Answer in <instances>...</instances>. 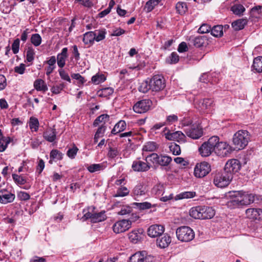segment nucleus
<instances>
[{
    "mask_svg": "<svg viewBox=\"0 0 262 262\" xmlns=\"http://www.w3.org/2000/svg\"><path fill=\"white\" fill-rule=\"evenodd\" d=\"M231 199L227 203V205L230 208H234L242 206L248 205L254 201V195L241 191L230 192Z\"/></svg>",
    "mask_w": 262,
    "mask_h": 262,
    "instance_id": "1",
    "label": "nucleus"
},
{
    "mask_svg": "<svg viewBox=\"0 0 262 262\" xmlns=\"http://www.w3.org/2000/svg\"><path fill=\"white\" fill-rule=\"evenodd\" d=\"M249 139V133L247 130H241L237 132L232 139L234 150H238L244 148L247 145Z\"/></svg>",
    "mask_w": 262,
    "mask_h": 262,
    "instance_id": "2",
    "label": "nucleus"
},
{
    "mask_svg": "<svg viewBox=\"0 0 262 262\" xmlns=\"http://www.w3.org/2000/svg\"><path fill=\"white\" fill-rule=\"evenodd\" d=\"M218 142L217 136L210 137L207 141L204 142L199 148V151L202 157H208L213 151L216 143Z\"/></svg>",
    "mask_w": 262,
    "mask_h": 262,
    "instance_id": "3",
    "label": "nucleus"
},
{
    "mask_svg": "<svg viewBox=\"0 0 262 262\" xmlns=\"http://www.w3.org/2000/svg\"><path fill=\"white\" fill-rule=\"evenodd\" d=\"M177 238L182 242H188L194 237V232L193 230L188 226H181L176 230Z\"/></svg>",
    "mask_w": 262,
    "mask_h": 262,
    "instance_id": "4",
    "label": "nucleus"
},
{
    "mask_svg": "<svg viewBox=\"0 0 262 262\" xmlns=\"http://www.w3.org/2000/svg\"><path fill=\"white\" fill-rule=\"evenodd\" d=\"M231 174L225 171L216 173L214 176L213 183L217 187L224 188L227 186L232 179Z\"/></svg>",
    "mask_w": 262,
    "mask_h": 262,
    "instance_id": "5",
    "label": "nucleus"
},
{
    "mask_svg": "<svg viewBox=\"0 0 262 262\" xmlns=\"http://www.w3.org/2000/svg\"><path fill=\"white\" fill-rule=\"evenodd\" d=\"M150 85L152 92H160L165 87V80L162 76L157 75L154 76L150 80Z\"/></svg>",
    "mask_w": 262,
    "mask_h": 262,
    "instance_id": "6",
    "label": "nucleus"
},
{
    "mask_svg": "<svg viewBox=\"0 0 262 262\" xmlns=\"http://www.w3.org/2000/svg\"><path fill=\"white\" fill-rule=\"evenodd\" d=\"M184 132L186 135L193 139H197L203 135V131L199 125L194 123L190 127L184 128Z\"/></svg>",
    "mask_w": 262,
    "mask_h": 262,
    "instance_id": "7",
    "label": "nucleus"
},
{
    "mask_svg": "<svg viewBox=\"0 0 262 262\" xmlns=\"http://www.w3.org/2000/svg\"><path fill=\"white\" fill-rule=\"evenodd\" d=\"M214 152L216 155L221 157L227 156L230 154L232 149L230 146L225 142H219V138L218 137V142L214 146Z\"/></svg>",
    "mask_w": 262,
    "mask_h": 262,
    "instance_id": "8",
    "label": "nucleus"
},
{
    "mask_svg": "<svg viewBox=\"0 0 262 262\" xmlns=\"http://www.w3.org/2000/svg\"><path fill=\"white\" fill-rule=\"evenodd\" d=\"M211 171V166L210 164L203 162L198 163L194 168V174L196 177L203 178L208 174Z\"/></svg>",
    "mask_w": 262,
    "mask_h": 262,
    "instance_id": "9",
    "label": "nucleus"
},
{
    "mask_svg": "<svg viewBox=\"0 0 262 262\" xmlns=\"http://www.w3.org/2000/svg\"><path fill=\"white\" fill-rule=\"evenodd\" d=\"M241 167V164L240 162L237 159H232L226 162L224 170L228 174H231L233 178V174L238 172Z\"/></svg>",
    "mask_w": 262,
    "mask_h": 262,
    "instance_id": "10",
    "label": "nucleus"
},
{
    "mask_svg": "<svg viewBox=\"0 0 262 262\" xmlns=\"http://www.w3.org/2000/svg\"><path fill=\"white\" fill-rule=\"evenodd\" d=\"M188 41L189 46H193L197 48L206 47L208 45V39L205 35L191 36Z\"/></svg>",
    "mask_w": 262,
    "mask_h": 262,
    "instance_id": "11",
    "label": "nucleus"
},
{
    "mask_svg": "<svg viewBox=\"0 0 262 262\" xmlns=\"http://www.w3.org/2000/svg\"><path fill=\"white\" fill-rule=\"evenodd\" d=\"M151 104L152 102L149 99L142 100L134 105L133 110L137 113H144L149 110Z\"/></svg>",
    "mask_w": 262,
    "mask_h": 262,
    "instance_id": "12",
    "label": "nucleus"
},
{
    "mask_svg": "<svg viewBox=\"0 0 262 262\" xmlns=\"http://www.w3.org/2000/svg\"><path fill=\"white\" fill-rule=\"evenodd\" d=\"M132 222L128 220H122L115 223L113 229L115 233H120L124 232L131 227Z\"/></svg>",
    "mask_w": 262,
    "mask_h": 262,
    "instance_id": "13",
    "label": "nucleus"
},
{
    "mask_svg": "<svg viewBox=\"0 0 262 262\" xmlns=\"http://www.w3.org/2000/svg\"><path fill=\"white\" fill-rule=\"evenodd\" d=\"M164 231V227L162 225H152L147 230V234L151 237H155L161 235Z\"/></svg>",
    "mask_w": 262,
    "mask_h": 262,
    "instance_id": "14",
    "label": "nucleus"
},
{
    "mask_svg": "<svg viewBox=\"0 0 262 262\" xmlns=\"http://www.w3.org/2000/svg\"><path fill=\"white\" fill-rule=\"evenodd\" d=\"M15 199V195L7 190L3 189L0 191V203L7 204L12 202Z\"/></svg>",
    "mask_w": 262,
    "mask_h": 262,
    "instance_id": "15",
    "label": "nucleus"
},
{
    "mask_svg": "<svg viewBox=\"0 0 262 262\" xmlns=\"http://www.w3.org/2000/svg\"><path fill=\"white\" fill-rule=\"evenodd\" d=\"M165 138L168 140L177 141L178 142L185 141V135L181 131H177L173 133L168 132L165 134Z\"/></svg>",
    "mask_w": 262,
    "mask_h": 262,
    "instance_id": "16",
    "label": "nucleus"
},
{
    "mask_svg": "<svg viewBox=\"0 0 262 262\" xmlns=\"http://www.w3.org/2000/svg\"><path fill=\"white\" fill-rule=\"evenodd\" d=\"M147 163L136 160L133 162L132 167L133 169L136 171H146L150 167Z\"/></svg>",
    "mask_w": 262,
    "mask_h": 262,
    "instance_id": "17",
    "label": "nucleus"
},
{
    "mask_svg": "<svg viewBox=\"0 0 262 262\" xmlns=\"http://www.w3.org/2000/svg\"><path fill=\"white\" fill-rule=\"evenodd\" d=\"M143 230L138 229L134 230L128 234V237L130 241L133 244H137L140 242L143 236Z\"/></svg>",
    "mask_w": 262,
    "mask_h": 262,
    "instance_id": "18",
    "label": "nucleus"
},
{
    "mask_svg": "<svg viewBox=\"0 0 262 262\" xmlns=\"http://www.w3.org/2000/svg\"><path fill=\"white\" fill-rule=\"evenodd\" d=\"M68 57V48H64L62 49L61 53H58L57 55L56 60L59 68H62L65 66L66 60Z\"/></svg>",
    "mask_w": 262,
    "mask_h": 262,
    "instance_id": "19",
    "label": "nucleus"
},
{
    "mask_svg": "<svg viewBox=\"0 0 262 262\" xmlns=\"http://www.w3.org/2000/svg\"><path fill=\"white\" fill-rule=\"evenodd\" d=\"M171 241L170 236L168 234H164L163 236H159L157 239V244L159 247L161 248H165L168 246L171 243Z\"/></svg>",
    "mask_w": 262,
    "mask_h": 262,
    "instance_id": "20",
    "label": "nucleus"
},
{
    "mask_svg": "<svg viewBox=\"0 0 262 262\" xmlns=\"http://www.w3.org/2000/svg\"><path fill=\"white\" fill-rule=\"evenodd\" d=\"M215 215L214 210L210 207L203 206L201 220L212 218Z\"/></svg>",
    "mask_w": 262,
    "mask_h": 262,
    "instance_id": "21",
    "label": "nucleus"
},
{
    "mask_svg": "<svg viewBox=\"0 0 262 262\" xmlns=\"http://www.w3.org/2000/svg\"><path fill=\"white\" fill-rule=\"evenodd\" d=\"M251 69L254 72L262 73V56H258L254 59Z\"/></svg>",
    "mask_w": 262,
    "mask_h": 262,
    "instance_id": "22",
    "label": "nucleus"
},
{
    "mask_svg": "<svg viewBox=\"0 0 262 262\" xmlns=\"http://www.w3.org/2000/svg\"><path fill=\"white\" fill-rule=\"evenodd\" d=\"M43 137L48 142H54L56 137V132L55 129L51 128L47 129L43 133Z\"/></svg>",
    "mask_w": 262,
    "mask_h": 262,
    "instance_id": "23",
    "label": "nucleus"
},
{
    "mask_svg": "<svg viewBox=\"0 0 262 262\" xmlns=\"http://www.w3.org/2000/svg\"><path fill=\"white\" fill-rule=\"evenodd\" d=\"M248 20L246 18L237 19L232 23V28L236 31L243 29L247 24Z\"/></svg>",
    "mask_w": 262,
    "mask_h": 262,
    "instance_id": "24",
    "label": "nucleus"
},
{
    "mask_svg": "<svg viewBox=\"0 0 262 262\" xmlns=\"http://www.w3.org/2000/svg\"><path fill=\"white\" fill-rule=\"evenodd\" d=\"M202 206H199L192 208L189 211L190 215L195 219L202 218Z\"/></svg>",
    "mask_w": 262,
    "mask_h": 262,
    "instance_id": "25",
    "label": "nucleus"
},
{
    "mask_svg": "<svg viewBox=\"0 0 262 262\" xmlns=\"http://www.w3.org/2000/svg\"><path fill=\"white\" fill-rule=\"evenodd\" d=\"M147 192L146 187L140 183L137 185L133 189V193L136 196H142L146 194Z\"/></svg>",
    "mask_w": 262,
    "mask_h": 262,
    "instance_id": "26",
    "label": "nucleus"
},
{
    "mask_svg": "<svg viewBox=\"0 0 262 262\" xmlns=\"http://www.w3.org/2000/svg\"><path fill=\"white\" fill-rule=\"evenodd\" d=\"M214 101L211 98L203 99L199 102V107L202 111L208 109L213 105Z\"/></svg>",
    "mask_w": 262,
    "mask_h": 262,
    "instance_id": "27",
    "label": "nucleus"
},
{
    "mask_svg": "<svg viewBox=\"0 0 262 262\" xmlns=\"http://www.w3.org/2000/svg\"><path fill=\"white\" fill-rule=\"evenodd\" d=\"M126 124L124 120H120L117 123H116L111 131V133L116 135L119 133L126 128Z\"/></svg>",
    "mask_w": 262,
    "mask_h": 262,
    "instance_id": "28",
    "label": "nucleus"
},
{
    "mask_svg": "<svg viewBox=\"0 0 262 262\" xmlns=\"http://www.w3.org/2000/svg\"><path fill=\"white\" fill-rule=\"evenodd\" d=\"M34 86L37 91L46 92L48 87L45 82L41 79H37L34 82Z\"/></svg>",
    "mask_w": 262,
    "mask_h": 262,
    "instance_id": "29",
    "label": "nucleus"
},
{
    "mask_svg": "<svg viewBox=\"0 0 262 262\" xmlns=\"http://www.w3.org/2000/svg\"><path fill=\"white\" fill-rule=\"evenodd\" d=\"M106 219L105 211H101L99 213H94L92 217L91 222L95 223L103 221Z\"/></svg>",
    "mask_w": 262,
    "mask_h": 262,
    "instance_id": "30",
    "label": "nucleus"
},
{
    "mask_svg": "<svg viewBox=\"0 0 262 262\" xmlns=\"http://www.w3.org/2000/svg\"><path fill=\"white\" fill-rule=\"evenodd\" d=\"M94 40L93 31L88 32L83 35V41L85 45H92Z\"/></svg>",
    "mask_w": 262,
    "mask_h": 262,
    "instance_id": "31",
    "label": "nucleus"
},
{
    "mask_svg": "<svg viewBox=\"0 0 262 262\" xmlns=\"http://www.w3.org/2000/svg\"><path fill=\"white\" fill-rule=\"evenodd\" d=\"M161 0H149L144 6V9L147 12L151 11Z\"/></svg>",
    "mask_w": 262,
    "mask_h": 262,
    "instance_id": "32",
    "label": "nucleus"
},
{
    "mask_svg": "<svg viewBox=\"0 0 262 262\" xmlns=\"http://www.w3.org/2000/svg\"><path fill=\"white\" fill-rule=\"evenodd\" d=\"M93 33L95 37V40L99 42L105 38L106 32L105 29L96 30L95 31H93Z\"/></svg>",
    "mask_w": 262,
    "mask_h": 262,
    "instance_id": "33",
    "label": "nucleus"
},
{
    "mask_svg": "<svg viewBox=\"0 0 262 262\" xmlns=\"http://www.w3.org/2000/svg\"><path fill=\"white\" fill-rule=\"evenodd\" d=\"M210 31L211 34L216 37H221L223 35V26L221 25L214 26Z\"/></svg>",
    "mask_w": 262,
    "mask_h": 262,
    "instance_id": "34",
    "label": "nucleus"
},
{
    "mask_svg": "<svg viewBox=\"0 0 262 262\" xmlns=\"http://www.w3.org/2000/svg\"><path fill=\"white\" fill-rule=\"evenodd\" d=\"M50 163H52V160H60L62 159L63 154L57 149H53L50 152Z\"/></svg>",
    "mask_w": 262,
    "mask_h": 262,
    "instance_id": "35",
    "label": "nucleus"
},
{
    "mask_svg": "<svg viewBox=\"0 0 262 262\" xmlns=\"http://www.w3.org/2000/svg\"><path fill=\"white\" fill-rule=\"evenodd\" d=\"M157 148V145L154 142H148L143 147L144 151H154Z\"/></svg>",
    "mask_w": 262,
    "mask_h": 262,
    "instance_id": "36",
    "label": "nucleus"
},
{
    "mask_svg": "<svg viewBox=\"0 0 262 262\" xmlns=\"http://www.w3.org/2000/svg\"><path fill=\"white\" fill-rule=\"evenodd\" d=\"M231 10L234 14L241 15L245 11V8L242 5L237 4L233 6Z\"/></svg>",
    "mask_w": 262,
    "mask_h": 262,
    "instance_id": "37",
    "label": "nucleus"
},
{
    "mask_svg": "<svg viewBox=\"0 0 262 262\" xmlns=\"http://www.w3.org/2000/svg\"><path fill=\"white\" fill-rule=\"evenodd\" d=\"M108 115L106 114H102L96 118L93 122V126L96 127L100 123H105L106 121L108 120Z\"/></svg>",
    "mask_w": 262,
    "mask_h": 262,
    "instance_id": "38",
    "label": "nucleus"
},
{
    "mask_svg": "<svg viewBox=\"0 0 262 262\" xmlns=\"http://www.w3.org/2000/svg\"><path fill=\"white\" fill-rule=\"evenodd\" d=\"M176 8L178 13L181 15L185 14L187 10V5L184 2H178Z\"/></svg>",
    "mask_w": 262,
    "mask_h": 262,
    "instance_id": "39",
    "label": "nucleus"
},
{
    "mask_svg": "<svg viewBox=\"0 0 262 262\" xmlns=\"http://www.w3.org/2000/svg\"><path fill=\"white\" fill-rule=\"evenodd\" d=\"M140 92L145 93L147 92L150 89V81L148 82L147 81H143L140 83L138 88Z\"/></svg>",
    "mask_w": 262,
    "mask_h": 262,
    "instance_id": "40",
    "label": "nucleus"
},
{
    "mask_svg": "<svg viewBox=\"0 0 262 262\" xmlns=\"http://www.w3.org/2000/svg\"><path fill=\"white\" fill-rule=\"evenodd\" d=\"M172 159L170 157L167 156H160L158 164L161 166H167L171 162Z\"/></svg>",
    "mask_w": 262,
    "mask_h": 262,
    "instance_id": "41",
    "label": "nucleus"
},
{
    "mask_svg": "<svg viewBox=\"0 0 262 262\" xmlns=\"http://www.w3.org/2000/svg\"><path fill=\"white\" fill-rule=\"evenodd\" d=\"M133 205L140 210L148 209L152 207V205L147 202L143 203H134Z\"/></svg>",
    "mask_w": 262,
    "mask_h": 262,
    "instance_id": "42",
    "label": "nucleus"
},
{
    "mask_svg": "<svg viewBox=\"0 0 262 262\" xmlns=\"http://www.w3.org/2000/svg\"><path fill=\"white\" fill-rule=\"evenodd\" d=\"M104 166L102 164H93L88 166L87 169L91 173H93L103 169Z\"/></svg>",
    "mask_w": 262,
    "mask_h": 262,
    "instance_id": "43",
    "label": "nucleus"
},
{
    "mask_svg": "<svg viewBox=\"0 0 262 262\" xmlns=\"http://www.w3.org/2000/svg\"><path fill=\"white\" fill-rule=\"evenodd\" d=\"M105 130V126L103 125H102L98 128L94 138L95 143H97L98 141V139L103 136Z\"/></svg>",
    "mask_w": 262,
    "mask_h": 262,
    "instance_id": "44",
    "label": "nucleus"
},
{
    "mask_svg": "<svg viewBox=\"0 0 262 262\" xmlns=\"http://www.w3.org/2000/svg\"><path fill=\"white\" fill-rule=\"evenodd\" d=\"M31 43L35 47L39 46L41 42V37L39 34H33L31 37Z\"/></svg>",
    "mask_w": 262,
    "mask_h": 262,
    "instance_id": "45",
    "label": "nucleus"
},
{
    "mask_svg": "<svg viewBox=\"0 0 262 262\" xmlns=\"http://www.w3.org/2000/svg\"><path fill=\"white\" fill-rule=\"evenodd\" d=\"M38 120L35 117H31L30 118L29 121V127L30 129H34V131H37L38 130Z\"/></svg>",
    "mask_w": 262,
    "mask_h": 262,
    "instance_id": "46",
    "label": "nucleus"
},
{
    "mask_svg": "<svg viewBox=\"0 0 262 262\" xmlns=\"http://www.w3.org/2000/svg\"><path fill=\"white\" fill-rule=\"evenodd\" d=\"M257 208H249L246 211L247 217L252 220H257Z\"/></svg>",
    "mask_w": 262,
    "mask_h": 262,
    "instance_id": "47",
    "label": "nucleus"
},
{
    "mask_svg": "<svg viewBox=\"0 0 262 262\" xmlns=\"http://www.w3.org/2000/svg\"><path fill=\"white\" fill-rule=\"evenodd\" d=\"M105 79L106 78L103 74H97L92 77V81L96 84H98L101 82H104Z\"/></svg>",
    "mask_w": 262,
    "mask_h": 262,
    "instance_id": "48",
    "label": "nucleus"
},
{
    "mask_svg": "<svg viewBox=\"0 0 262 262\" xmlns=\"http://www.w3.org/2000/svg\"><path fill=\"white\" fill-rule=\"evenodd\" d=\"M129 192V191L128 190V189L125 187H121L119 188L115 195V197H119V196H125L128 194Z\"/></svg>",
    "mask_w": 262,
    "mask_h": 262,
    "instance_id": "49",
    "label": "nucleus"
},
{
    "mask_svg": "<svg viewBox=\"0 0 262 262\" xmlns=\"http://www.w3.org/2000/svg\"><path fill=\"white\" fill-rule=\"evenodd\" d=\"M170 151L174 155H179L181 154V148L179 145L173 143L169 147Z\"/></svg>",
    "mask_w": 262,
    "mask_h": 262,
    "instance_id": "50",
    "label": "nucleus"
},
{
    "mask_svg": "<svg viewBox=\"0 0 262 262\" xmlns=\"http://www.w3.org/2000/svg\"><path fill=\"white\" fill-rule=\"evenodd\" d=\"M195 195L194 191H186L182 192L179 194L178 197L180 199L192 198Z\"/></svg>",
    "mask_w": 262,
    "mask_h": 262,
    "instance_id": "51",
    "label": "nucleus"
},
{
    "mask_svg": "<svg viewBox=\"0 0 262 262\" xmlns=\"http://www.w3.org/2000/svg\"><path fill=\"white\" fill-rule=\"evenodd\" d=\"M160 156L156 153H152L149 156H147L146 158V161L148 162V161H150L153 163L158 164L159 162Z\"/></svg>",
    "mask_w": 262,
    "mask_h": 262,
    "instance_id": "52",
    "label": "nucleus"
},
{
    "mask_svg": "<svg viewBox=\"0 0 262 262\" xmlns=\"http://www.w3.org/2000/svg\"><path fill=\"white\" fill-rule=\"evenodd\" d=\"M35 52L32 48H29L26 53V59L28 62H32L34 59Z\"/></svg>",
    "mask_w": 262,
    "mask_h": 262,
    "instance_id": "53",
    "label": "nucleus"
},
{
    "mask_svg": "<svg viewBox=\"0 0 262 262\" xmlns=\"http://www.w3.org/2000/svg\"><path fill=\"white\" fill-rule=\"evenodd\" d=\"M141 261L142 254L140 252H138L130 257L129 262H141Z\"/></svg>",
    "mask_w": 262,
    "mask_h": 262,
    "instance_id": "54",
    "label": "nucleus"
},
{
    "mask_svg": "<svg viewBox=\"0 0 262 262\" xmlns=\"http://www.w3.org/2000/svg\"><path fill=\"white\" fill-rule=\"evenodd\" d=\"M12 178L14 181L18 184L23 185L26 182V181L23 177L18 174H13Z\"/></svg>",
    "mask_w": 262,
    "mask_h": 262,
    "instance_id": "55",
    "label": "nucleus"
},
{
    "mask_svg": "<svg viewBox=\"0 0 262 262\" xmlns=\"http://www.w3.org/2000/svg\"><path fill=\"white\" fill-rule=\"evenodd\" d=\"M193 124L192 119L189 117L184 118L182 120V125L184 128L190 127Z\"/></svg>",
    "mask_w": 262,
    "mask_h": 262,
    "instance_id": "56",
    "label": "nucleus"
},
{
    "mask_svg": "<svg viewBox=\"0 0 262 262\" xmlns=\"http://www.w3.org/2000/svg\"><path fill=\"white\" fill-rule=\"evenodd\" d=\"M58 72L61 79L71 82V79L70 76H69L68 74L66 73V72L63 69H62V68L59 69Z\"/></svg>",
    "mask_w": 262,
    "mask_h": 262,
    "instance_id": "57",
    "label": "nucleus"
},
{
    "mask_svg": "<svg viewBox=\"0 0 262 262\" xmlns=\"http://www.w3.org/2000/svg\"><path fill=\"white\" fill-rule=\"evenodd\" d=\"M211 27L207 24H204L201 26L198 30V32L200 33L204 34L210 31Z\"/></svg>",
    "mask_w": 262,
    "mask_h": 262,
    "instance_id": "58",
    "label": "nucleus"
},
{
    "mask_svg": "<svg viewBox=\"0 0 262 262\" xmlns=\"http://www.w3.org/2000/svg\"><path fill=\"white\" fill-rule=\"evenodd\" d=\"M118 151L116 148L109 147L107 156L109 158L113 159L118 155Z\"/></svg>",
    "mask_w": 262,
    "mask_h": 262,
    "instance_id": "59",
    "label": "nucleus"
},
{
    "mask_svg": "<svg viewBox=\"0 0 262 262\" xmlns=\"http://www.w3.org/2000/svg\"><path fill=\"white\" fill-rule=\"evenodd\" d=\"M19 39L17 38L15 39L12 45V50L14 54H16L19 51Z\"/></svg>",
    "mask_w": 262,
    "mask_h": 262,
    "instance_id": "60",
    "label": "nucleus"
},
{
    "mask_svg": "<svg viewBox=\"0 0 262 262\" xmlns=\"http://www.w3.org/2000/svg\"><path fill=\"white\" fill-rule=\"evenodd\" d=\"M78 150V149L77 147L74 146L72 148H70L68 151H67V156L73 159L75 158V156L76 155L77 151Z\"/></svg>",
    "mask_w": 262,
    "mask_h": 262,
    "instance_id": "61",
    "label": "nucleus"
},
{
    "mask_svg": "<svg viewBox=\"0 0 262 262\" xmlns=\"http://www.w3.org/2000/svg\"><path fill=\"white\" fill-rule=\"evenodd\" d=\"M170 60L168 61L170 64L178 62L179 60V56L176 52H172L169 56Z\"/></svg>",
    "mask_w": 262,
    "mask_h": 262,
    "instance_id": "62",
    "label": "nucleus"
},
{
    "mask_svg": "<svg viewBox=\"0 0 262 262\" xmlns=\"http://www.w3.org/2000/svg\"><path fill=\"white\" fill-rule=\"evenodd\" d=\"M64 88V84L63 83L60 84L58 85L57 86H53L51 90V92L54 94H58L60 93L61 91Z\"/></svg>",
    "mask_w": 262,
    "mask_h": 262,
    "instance_id": "63",
    "label": "nucleus"
},
{
    "mask_svg": "<svg viewBox=\"0 0 262 262\" xmlns=\"http://www.w3.org/2000/svg\"><path fill=\"white\" fill-rule=\"evenodd\" d=\"M17 196L20 200L23 201L28 200L30 198V195L28 193L24 191L19 192Z\"/></svg>",
    "mask_w": 262,
    "mask_h": 262,
    "instance_id": "64",
    "label": "nucleus"
}]
</instances>
